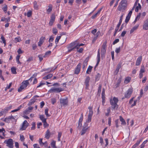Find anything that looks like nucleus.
Instances as JSON below:
<instances>
[{"instance_id":"nucleus-1","label":"nucleus","mask_w":148,"mask_h":148,"mask_svg":"<svg viewBox=\"0 0 148 148\" xmlns=\"http://www.w3.org/2000/svg\"><path fill=\"white\" fill-rule=\"evenodd\" d=\"M37 75V73H34L28 80H26L22 82L21 85L18 89V91L20 92L23 89L25 88L29 84V81L31 82L32 80H33V84H36L37 83L36 78Z\"/></svg>"},{"instance_id":"nucleus-2","label":"nucleus","mask_w":148,"mask_h":148,"mask_svg":"<svg viewBox=\"0 0 148 148\" xmlns=\"http://www.w3.org/2000/svg\"><path fill=\"white\" fill-rule=\"evenodd\" d=\"M119 100L117 98L114 97L113 99H110V103L111 105V108L113 110H117L119 108V105L117 104Z\"/></svg>"},{"instance_id":"nucleus-3","label":"nucleus","mask_w":148,"mask_h":148,"mask_svg":"<svg viewBox=\"0 0 148 148\" xmlns=\"http://www.w3.org/2000/svg\"><path fill=\"white\" fill-rule=\"evenodd\" d=\"M127 0H122L118 7V10L123 11L126 9L127 5Z\"/></svg>"},{"instance_id":"nucleus-4","label":"nucleus","mask_w":148,"mask_h":148,"mask_svg":"<svg viewBox=\"0 0 148 148\" xmlns=\"http://www.w3.org/2000/svg\"><path fill=\"white\" fill-rule=\"evenodd\" d=\"M16 117L12 115L9 116L8 117H6L5 119H3V118H1V120H3V121L7 123H9L10 122V121H12L13 122L16 123L17 121V120L15 119Z\"/></svg>"},{"instance_id":"nucleus-5","label":"nucleus","mask_w":148,"mask_h":148,"mask_svg":"<svg viewBox=\"0 0 148 148\" xmlns=\"http://www.w3.org/2000/svg\"><path fill=\"white\" fill-rule=\"evenodd\" d=\"M14 141L12 139L10 138L5 140L4 143L6 144L7 146L10 148H13Z\"/></svg>"},{"instance_id":"nucleus-6","label":"nucleus","mask_w":148,"mask_h":148,"mask_svg":"<svg viewBox=\"0 0 148 148\" xmlns=\"http://www.w3.org/2000/svg\"><path fill=\"white\" fill-rule=\"evenodd\" d=\"M88 108L89 109V112L87 122L88 123H89L91 121L92 117L93 114V111L92 110V107L89 106L88 107Z\"/></svg>"},{"instance_id":"nucleus-7","label":"nucleus","mask_w":148,"mask_h":148,"mask_svg":"<svg viewBox=\"0 0 148 148\" xmlns=\"http://www.w3.org/2000/svg\"><path fill=\"white\" fill-rule=\"evenodd\" d=\"M63 90V89L61 88H55L54 87L52 88L48 92L49 93L54 92H59Z\"/></svg>"},{"instance_id":"nucleus-8","label":"nucleus","mask_w":148,"mask_h":148,"mask_svg":"<svg viewBox=\"0 0 148 148\" xmlns=\"http://www.w3.org/2000/svg\"><path fill=\"white\" fill-rule=\"evenodd\" d=\"M132 92V88H129L125 93V97L127 98H129L131 97Z\"/></svg>"},{"instance_id":"nucleus-9","label":"nucleus","mask_w":148,"mask_h":148,"mask_svg":"<svg viewBox=\"0 0 148 148\" xmlns=\"http://www.w3.org/2000/svg\"><path fill=\"white\" fill-rule=\"evenodd\" d=\"M90 80V78L89 76H87L85 80L84 84L85 85V88L86 89H88L89 86V82Z\"/></svg>"},{"instance_id":"nucleus-10","label":"nucleus","mask_w":148,"mask_h":148,"mask_svg":"<svg viewBox=\"0 0 148 148\" xmlns=\"http://www.w3.org/2000/svg\"><path fill=\"white\" fill-rule=\"evenodd\" d=\"M29 124L26 120H25L23 122L21 127L20 129V130H23L26 129Z\"/></svg>"},{"instance_id":"nucleus-11","label":"nucleus","mask_w":148,"mask_h":148,"mask_svg":"<svg viewBox=\"0 0 148 148\" xmlns=\"http://www.w3.org/2000/svg\"><path fill=\"white\" fill-rule=\"evenodd\" d=\"M33 108L32 107H29L23 111V114L24 115H27L31 112Z\"/></svg>"},{"instance_id":"nucleus-12","label":"nucleus","mask_w":148,"mask_h":148,"mask_svg":"<svg viewBox=\"0 0 148 148\" xmlns=\"http://www.w3.org/2000/svg\"><path fill=\"white\" fill-rule=\"evenodd\" d=\"M82 64L79 63L77 66V67L75 69L74 73L75 74H78L80 70Z\"/></svg>"},{"instance_id":"nucleus-13","label":"nucleus","mask_w":148,"mask_h":148,"mask_svg":"<svg viewBox=\"0 0 148 148\" xmlns=\"http://www.w3.org/2000/svg\"><path fill=\"white\" fill-rule=\"evenodd\" d=\"M55 19V16L54 14H52L51 17V19L49 23V25L50 26H52L54 22Z\"/></svg>"},{"instance_id":"nucleus-14","label":"nucleus","mask_w":148,"mask_h":148,"mask_svg":"<svg viewBox=\"0 0 148 148\" xmlns=\"http://www.w3.org/2000/svg\"><path fill=\"white\" fill-rule=\"evenodd\" d=\"M122 63H119L117 65L116 68L114 72V74L116 75H117L119 72V69L121 67Z\"/></svg>"},{"instance_id":"nucleus-15","label":"nucleus","mask_w":148,"mask_h":148,"mask_svg":"<svg viewBox=\"0 0 148 148\" xmlns=\"http://www.w3.org/2000/svg\"><path fill=\"white\" fill-rule=\"evenodd\" d=\"M60 102L62 105L65 106L67 105L68 101L67 99H60Z\"/></svg>"},{"instance_id":"nucleus-16","label":"nucleus","mask_w":148,"mask_h":148,"mask_svg":"<svg viewBox=\"0 0 148 148\" xmlns=\"http://www.w3.org/2000/svg\"><path fill=\"white\" fill-rule=\"evenodd\" d=\"M143 29L145 30L148 29V18L144 21L143 25Z\"/></svg>"},{"instance_id":"nucleus-17","label":"nucleus","mask_w":148,"mask_h":148,"mask_svg":"<svg viewBox=\"0 0 148 148\" xmlns=\"http://www.w3.org/2000/svg\"><path fill=\"white\" fill-rule=\"evenodd\" d=\"M97 62L94 68L95 69L96 67L97 66L98 64H99V62L100 61V49H99L98 50V52L97 53Z\"/></svg>"},{"instance_id":"nucleus-18","label":"nucleus","mask_w":148,"mask_h":148,"mask_svg":"<svg viewBox=\"0 0 148 148\" xmlns=\"http://www.w3.org/2000/svg\"><path fill=\"white\" fill-rule=\"evenodd\" d=\"M45 39V37L42 36L40 39L39 41L38 42V46H41L42 44Z\"/></svg>"},{"instance_id":"nucleus-19","label":"nucleus","mask_w":148,"mask_h":148,"mask_svg":"<svg viewBox=\"0 0 148 148\" xmlns=\"http://www.w3.org/2000/svg\"><path fill=\"white\" fill-rule=\"evenodd\" d=\"M37 97V95H36L33 99H31L29 103L28 104V106H30L33 104L36 100V98Z\"/></svg>"},{"instance_id":"nucleus-20","label":"nucleus","mask_w":148,"mask_h":148,"mask_svg":"<svg viewBox=\"0 0 148 148\" xmlns=\"http://www.w3.org/2000/svg\"><path fill=\"white\" fill-rule=\"evenodd\" d=\"M39 140V143L40 145L42 146L44 145L45 147H47L48 144L47 141H45V143H43L42 138H40Z\"/></svg>"},{"instance_id":"nucleus-21","label":"nucleus","mask_w":148,"mask_h":148,"mask_svg":"<svg viewBox=\"0 0 148 148\" xmlns=\"http://www.w3.org/2000/svg\"><path fill=\"white\" fill-rule=\"evenodd\" d=\"M142 60V56H140L138 57L137 58L136 60V66L139 65L140 64Z\"/></svg>"},{"instance_id":"nucleus-22","label":"nucleus","mask_w":148,"mask_h":148,"mask_svg":"<svg viewBox=\"0 0 148 148\" xmlns=\"http://www.w3.org/2000/svg\"><path fill=\"white\" fill-rule=\"evenodd\" d=\"M132 15V12H129L128 14L127 15V16L125 20V22L126 23H127L129 21L131 16Z\"/></svg>"},{"instance_id":"nucleus-23","label":"nucleus","mask_w":148,"mask_h":148,"mask_svg":"<svg viewBox=\"0 0 148 148\" xmlns=\"http://www.w3.org/2000/svg\"><path fill=\"white\" fill-rule=\"evenodd\" d=\"M132 15V12H129L128 14L127 15V16L125 20V22L126 23H127L129 21L131 16Z\"/></svg>"},{"instance_id":"nucleus-24","label":"nucleus","mask_w":148,"mask_h":148,"mask_svg":"<svg viewBox=\"0 0 148 148\" xmlns=\"http://www.w3.org/2000/svg\"><path fill=\"white\" fill-rule=\"evenodd\" d=\"M84 45V44L82 43L80 44L79 45H77L75 46L72 49H69V50H68V51L69 52H71V51L73 50L74 49L76 48L78 49L80 46H83Z\"/></svg>"},{"instance_id":"nucleus-25","label":"nucleus","mask_w":148,"mask_h":148,"mask_svg":"<svg viewBox=\"0 0 148 148\" xmlns=\"http://www.w3.org/2000/svg\"><path fill=\"white\" fill-rule=\"evenodd\" d=\"M51 135V134L49 130V129L47 130L46 132L45 137V138L47 139H49L50 138Z\"/></svg>"},{"instance_id":"nucleus-26","label":"nucleus","mask_w":148,"mask_h":148,"mask_svg":"<svg viewBox=\"0 0 148 148\" xmlns=\"http://www.w3.org/2000/svg\"><path fill=\"white\" fill-rule=\"evenodd\" d=\"M48 8L47 9V13L49 14L52 11L53 7L51 4H50L48 6Z\"/></svg>"},{"instance_id":"nucleus-27","label":"nucleus","mask_w":148,"mask_h":148,"mask_svg":"<svg viewBox=\"0 0 148 148\" xmlns=\"http://www.w3.org/2000/svg\"><path fill=\"white\" fill-rule=\"evenodd\" d=\"M9 110V108H6L5 109L3 110L2 111L0 112L1 113V114H2V116L5 114L6 113L8 112V111Z\"/></svg>"},{"instance_id":"nucleus-28","label":"nucleus","mask_w":148,"mask_h":148,"mask_svg":"<svg viewBox=\"0 0 148 148\" xmlns=\"http://www.w3.org/2000/svg\"><path fill=\"white\" fill-rule=\"evenodd\" d=\"M75 43L74 42H72L69 44L67 46V48L69 49H70L73 48L75 46Z\"/></svg>"},{"instance_id":"nucleus-29","label":"nucleus","mask_w":148,"mask_h":148,"mask_svg":"<svg viewBox=\"0 0 148 148\" xmlns=\"http://www.w3.org/2000/svg\"><path fill=\"white\" fill-rule=\"evenodd\" d=\"M131 79V78L130 77H127L125 79L124 82L125 84H127L130 82Z\"/></svg>"},{"instance_id":"nucleus-30","label":"nucleus","mask_w":148,"mask_h":148,"mask_svg":"<svg viewBox=\"0 0 148 148\" xmlns=\"http://www.w3.org/2000/svg\"><path fill=\"white\" fill-rule=\"evenodd\" d=\"M107 42L106 41L105 42H104L102 45V48L101 49H104L106 50V48L107 47Z\"/></svg>"},{"instance_id":"nucleus-31","label":"nucleus","mask_w":148,"mask_h":148,"mask_svg":"<svg viewBox=\"0 0 148 148\" xmlns=\"http://www.w3.org/2000/svg\"><path fill=\"white\" fill-rule=\"evenodd\" d=\"M87 130V129L86 127H83L81 132V135H83L86 132Z\"/></svg>"},{"instance_id":"nucleus-32","label":"nucleus","mask_w":148,"mask_h":148,"mask_svg":"<svg viewBox=\"0 0 148 148\" xmlns=\"http://www.w3.org/2000/svg\"><path fill=\"white\" fill-rule=\"evenodd\" d=\"M88 58H87L84 61L83 64V66L86 67L88 64Z\"/></svg>"},{"instance_id":"nucleus-33","label":"nucleus","mask_w":148,"mask_h":148,"mask_svg":"<svg viewBox=\"0 0 148 148\" xmlns=\"http://www.w3.org/2000/svg\"><path fill=\"white\" fill-rule=\"evenodd\" d=\"M53 75L51 74H50L47 75L43 77V79L45 80H47V79L50 78L52 77Z\"/></svg>"},{"instance_id":"nucleus-34","label":"nucleus","mask_w":148,"mask_h":148,"mask_svg":"<svg viewBox=\"0 0 148 148\" xmlns=\"http://www.w3.org/2000/svg\"><path fill=\"white\" fill-rule=\"evenodd\" d=\"M120 120L121 122V124L123 125H125L126 123L125 120L121 116H119Z\"/></svg>"},{"instance_id":"nucleus-35","label":"nucleus","mask_w":148,"mask_h":148,"mask_svg":"<svg viewBox=\"0 0 148 148\" xmlns=\"http://www.w3.org/2000/svg\"><path fill=\"white\" fill-rule=\"evenodd\" d=\"M121 78H119L117 81V82L116 84L115 85V86H116V88L117 87L119 86V85L121 83Z\"/></svg>"},{"instance_id":"nucleus-36","label":"nucleus","mask_w":148,"mask_h":148,"mask_svg":"<svg viewBox=\"0 0 148 148\" xmlns=\"http://www.w3.org/2000/svg\"><path fill=\"white\" fill-rule=\"evenodd\" d=\"M11 72L12 74H16L17 73L16 71V69L14 67H12L11 69Z\"/></svg>"},{"instance_id":"nucleus-37","label":"nucleus","mask_w":148,"mask_h":148,"mask_svg":"<svg viewBox=\"0 0 148 148\" xmlns=\"http://www.w3.org/2000/svg\"><path fill=\"white\" fill-rule=\"evenodd\" d=\"M138 27V25L135 26L133 27L130 31V34L132 33L135 30H136Z\"/></svg>"},{"instance_id":"nucleus-38","label":"nucleus","mask_w":148,"mask_h":148,"mask_svg":"<svg viewBox=\"0 0 148 148\" xmlns=\"http://www.w3.org/2000/svg\"><path fill=\"white\" fill-rule=\"evenodd\" d=\"M145 71V68L144 65L142 66L141 67L140 73H143Z\"/></svg>"},{"instance_id":"nucleus-39","label":"nucleus","mask_w":148,"mask_h":148,"mask_svg":"<svg viewBox=\"0 0 148 148\" xmlns=\"http://www.w3.org/2000/svg\"><path fill=\"white\" fill-rule=\"evenodd\" d=\"M106 52V50L101 49V53L102 57L104 56Z\"/></svg>"},{"instance_id":"nucleus-40","label":"nucleus","mask_w":148,"mask_h":148,"mask_svg":"<svg viewBox=\"0 0 148 148\" xmlns=\"http://www.w3.org/2000/svg\"><path fill=\"white\" fill-rule=\"evenodd\" d=\"M120 25H119L117 24V26L115 29L114 33L113 35L114 36H116V34L117 32L118 31V30L119 29L120 27Z\"/></svg>"},{"instance_id":"nucleus-41","label":"nucleus","mask_w":148,"mask_h":148,"mask_svg":"<svg viewBox=\"0 0 148 148\" xmlns=\"http://www.w3.org/2000/svg\"><path fill=\"white\" fill-rule=\"evenodd\" d=\"M92 68V66H89L86 71V73L87 74H89L88 72H90L91 71Z\"/></svg>"},{"instance_id":"nucleus-42","label":"nucleus","mask_w":148,"mask_h":148,"mask_svg":"<svg viewBox=\"0 0 148 148\" xmlns=\"http://www.w3.org/2000/svg\"><path fill=\"white\" fill-rule=\"evenodd\" d=\"M56 142L55 141H53L51 143V146L53 148H57L56 147Z\"/></svg>"},{"instance_id":"nucleus-43","label":"nucleus","mask_w":148,"mask_h":148,"mask_svg":"<svg viewBox=\"0 0 148 148\" xmlns=\"http://www.w3.org/2000/svg\"><path fill=\"white\" fill-rule=\"evenodd\" d=\"M40 118L42 122H43L45 120L46 121V119L45 118L44 115H40Z\"/></svg>"},{"instance_id":"nucleus-44","label":"nucleus","mask_w":148,"mask_h":148,"mask_svg":"<svg viewBox=\"0 0 148 148\" xmlns=\"http://www.w3.org/2000/svg\"><path fill=\"white\" fill-rule=\"evenodd\" d=\"M1 39L2 40L3 43L4 44V46H5L6 45V41L3 35H1Z\"/></svg>"},{"instance_id":"nucleus-45","label":"nucleus","mask_w":148,"mask_h":148,"mask_svg":"<svg viewBox=\"0 0 148 148\" xmlns=\"http://www.w3.org/2000/svg\"><path fill=\"white\" fill-rule=\"evenodd\" d=\"M140 14H141L140 13H139L138 15V16H137L136 17L135 19L133 22L134 23V24L139 19Z\"/></svg>"},{"instance_id":"nucleus-46","label":"nucleus","mask_w":148,"mask_h":148,"mask_svg":"<svg viewBox=\"0 0 148 148\" xmlns=\"http://www.w3.org/2000/svg\"><path fill=\"white\" fill-rule=\"evenodd\" d=\"M101 76V75L99 73H98L95 76V80L96 81H98Z\"/></svg>"},{"instance_id":"nucleus-47","label":"nucleus","mask_w":148,"mask_h":148,"mask_svg":"<svg viewBox=\"0 0 148 148\" xmlns=\"http://www.w3.org/2000/svg\"><path fill=\"white\" fill-rule=\"evenodd\" d=\"M49 109L48 108H47L45 110V114L47 117L50 116V115L48 114Z\"/></svg>"},{"instance_id":"nucleus-48","label":"nucleus","mask_w":148,"mask_h":148,"mask_svg":"<svg viewBox=\"0 0 148 148\" xmlns=\"http://www.w3.org/2000/svg\"><path fill=\"white\" fill-rule=\"evenodd\" d=\"M61 37V36H58L56 37V38L55 40V42L56 44H57L58 43L59 40L60 38Z\"/></svg>"},{"instance_id":"nucleus-49","label":"nucleus","mask_w":148,"mask_h":148,"mask_svg":"<svg viewBox=\"0 0 148 148\" xmlns=\"http://www.w3.org/2000/svg\"><path fill=\"white\" fill-rule=\"evenodd\" d=\"M62 133L61 132H59L58 137V141H60V137L62 136Z\"/></svg>"},{"instance_id":"nucleus-50","label":"nucleus","mask_w":148,"mask_h":148,"mask_svg":"<svg viewBox=\"0 0 148 148\" xmlns=\"http://www.w3.org/2000/svg\"><path fill=\"white\" fill-rule=\"evenodd\" d=\"M123 16V14L122 15L120 16L119 22V23L118 24V25H121V23L122 21Z\"/></svg>"},{"instance_id":"nucleus-51","label":"nucleus","mask_w":148,"mask_h":148,"mask_svg":"<svg viewBox=\"0 0 148 148\" xmlns=\"http://www.w3.org/2000/svg\"><path fill=\"white\" fill-rule=\"evenodd\" d=\"M43 123V125L45 128L49 126V124L47 123L46 121L45 120L44 121Z\"/></svg>"},{"instance_id":"nucleus-52","label":"nucleus","mask_w":148,"mask_h":148,"mask_svg":"<svg viewBox=\"0 0 148 148\" xmlns=\"http://www.w3.org/2000/svg\"><path fill=\"white\" fill-rule=\"evenodd\" d=\"M33 4L34 8L36 10H37V2L36 1H34Z\"/></svg>"},{"instance_id":"nucleus-53","label":"nucleus","mask_w":148,"mask_h":148,"mask_svg":"<svg viewBox=\"0 0 148 148\" xmlns=\"http://www.w3.org/2000/svg\"><path fill=\"white\" fill-rule=\"evenodd\" d=\"M53 34L56 35L58 33V30L56 28H53Z\"/></svg>"},{"instance_id":"nucleus-54","label":"nucleus","mask_w":148,"mask_h":148,"mask_svg":"<svg viewBox=\"0 0 148 148\" xmlns=\"http://www.w3.org/2000/svg\"><path fill=\"white\" fill-rule=\"evenodd\" d=\"M12 84V83H10L8 86H7L5 88V91H6L8 89L10 88Z\"/></svg>"},{"instance_id":"nucleus-55","label":"nucleus","mask_w":148,"mask_h":148,"mask_svg":"<svg viewBox=\"0 0 148 148\" xmlns=\"http://www.w3.org/2000/svg\"><path fill=\"white\" fill-rule=\"evenodd\" d=\"M0 78L3 80L4 81L5 79L4 78L2 75V71L0 69Z\"/></svg>"},{"instance_id":"nucleus-56","label":"nucleus","mask_w":148,"mask_h":148,"mask_svg":"<svg viewBox=\"0 0 148 148\" xmlns=\"http://www.w3.org/2000/svg\"><path fill=\"white\" fill-rule=\"evenodd\" d=\"M32 14V12L30 11H29L27 13V16L28 17H30L31 16Z\"/></svg>"},{"instance_id":"nucleus-57","label":"nucleus","mask_w":148,"mask_h":148,"mask_svg":"<svg viewBox=\"0 0 148 148\" xmlns=\"http://www.w3.org/2000/svg\"><path fill=\"white\" fill-rule=\"evenodd\" d=\"M2 10H3L5 12H7V7L6 5L4 6L2 8Z\"/></svg>"},{"instance_id":"nucleus-58","label":"nucleus","mask_w":148,"mask_h":148,"mask_svg":"<svg viewBox=\"0 0 148 148\" xmlns=\"http://www.w3.org/2000/svg\"><path fill=\"white\" fill-rule=\"evenodd\" d=\"M101 36V34L100 31H98L96 34V36L95 37L97 38L98 36Z\"/></svg>"},{"instance_id":"nucleus-59","label":"nucleus","mask_w":148,"mask_h":148,"mask_svg":"<svg viewBox=\"0 0 148 148\" xmlns=\"http://www.w3.org/2000/svg\"><path fill=\"white\" fill-rule=\"evenodd\" d=\"M32 127H31V130H34L35 129L36 124L34 123H33L32 124Z\"/></svg>"},{"instance_id":"nucleus-60","label":"nucleus","mask_w":148,"mask_h":148,"mask_svg":"<svg viewBox=\"0 0 148 148\" xmlns=\"http://www.w3.org/2000/svg\"><path fill=\"white\" fill-rule=\"evenodd\" d=\"M147 140H146L144 142H143V143L141 145V148H143L144 147L145 144L146 143H147Z\"/></svg>"},{"instance_id":"nucleus-61","label":"nucleus","mask_w":148,"mask_h":148,"mask_svg":"<svg viewBox=\"0 0 148 148\" xmlns=\"http://www.w3.org/2000/svg\"><path fill=\"white\" fill-rule=\"evenodd\" d=\"M119 39H116L113 42V44L114 45L116 43L119 42Z\"/></svg>"},{"instance_id":"nucleus-62","label":"nucleus","mask_w":148,"mask_h":148,"mask_svg":"<svg viewBox=\"0 0 148 148\" xmlns=\"http://www.w3.org/2000/svg\"><path fill=\"white\" fill-rule=\"evenodd\" d=\"M119 122V120L118 119H117L116 120H115V124H116V128H118L119 127V125H118V122Z\"/></svg>"},{"instance_id":"nucleus-63","label":"nucleus","mask_w":148,"mask_h":148,"mask_svg":"<svg viewBox=\"0 0 148 148\" xmlns=\"http://www.w3.org/2000/svg\"><path fill=\"white\" fill-rule=\"evenodd\" d=\"M120 49L121 48L120 47L118 48H116L115 50V52L117 53H119L120 51Z\"/></svg>"},{"instance_id":"nucleus-64","label":"nucleus","mask_w":148,"mask_h":148,"mask_svg":"<svg viewBox=\"0 0 148 148\" xmlns=\"http://www.w3.org/2000/svg\"><path fill=\"white\" fill-rule=\"evenodd\" d=\"M126 31H123L121 33V37H124L125 35V34H126Z\"/></svg>"}]
</instances>
